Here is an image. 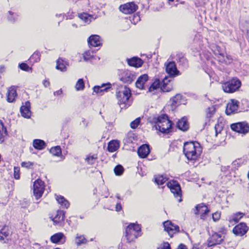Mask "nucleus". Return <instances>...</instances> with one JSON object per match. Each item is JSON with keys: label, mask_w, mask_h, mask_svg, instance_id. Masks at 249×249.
<instances>
[{"label": "nucleus", "mask_w": 249, "mask_h": 249, "mask_svg": "<svg viewBox=\"0 0 249 249\" xmlns=\"http://www.w3.org/2000/svg\"><path fill=\"white\" fill-rule=\"evenodd\" d=\"M178 249H187V247L184 245L180 244L178 246Z\"/></svg>", "instance_id": "59"}, {"label": "nucleus", "mask_w": 249, "mask_h": 249, "mask_svg": "<svg viewBox=\"0 0 249 249\" xmlns=\"http://www.w3.org/2000/svg\"><path fill=\"white\" fill-rule=\"evenodd\" d=\"M5 71V67L3 66H0V73H2Z\"/></svg>", "instance_id": "60"}, {"label": "nucleus", "mask_w": 249, "mask_h": 249, "mask_svg": "<svg viewBox=\"0 0 249 249\" xmlns=\"http://www.w3.org/2000/svg\"><path fill=\"white\" fill-rule=\"evenodd\" d=\"M64 237V234L61 232L57 233L51 237V240L53 243H57L59 242Z\"/></svg>", "instance_id": "36"}, {"label": "nucleus", "mask_w": 249, "mask_h": 249, "mask_svg": "<svg viewBox=\"0 0 249 249\" xmlns=\"http://www.w3.org/2000/svg\"><path fill=\"white\" fill-rule=\"evenodd\" d=\"M7 132L6 128L4 127L3 124L1 123V127H0V142L1 143L4 141L5 138L7 136Z\"/></svg>", "instance_id": "33"}, {"label": "nucleus", "mask_w": 249, "mask_h": 249, "mask_svg": "<svg viewBox=\"0 0 249 249\" xmlns=\"http://www.w3.org/2000/svg\"><path fill=\"white\" fill-rule=\"evenodd\" d=\"M182 96L180 94H177L172 99L171 106L176 107L180 105L181 103Z\"/></svg>", "instance_id": "31"}, {"label": "nucleus", "mask_w": 249, "mask_h": 249, "mask_svg": "<svg viewBox=\"0 0 249 249\" xmlns=\"http://www.w3.org/2000/svg\"><path fill=\"white\" fill-rule=\"evenodd\" d=\"M14 176L16 179H18L20 178V169L19 167H14Z\"/></svg>", "instance_id": "47"}, {"label": "nucleus", "mask_w": 249, "mask_h": 249, "mask_svg": "<svg viewBox=\"0 0 249 249\" xmlns=\"http://www.w3.org/2000/svg\"><path fill=\"white\" fill-rule=\"evenodd\" d=\"M43 84L45 87H48L50 86V82L47 80H44L43 82Z\"/></svg>", "instance_id": "57"}, {"label": "nucleus", "mask_w": 249, "mask_h": 249, "mask_svg": "<svg viewBox=\"0 0 249 249\" xmlns=\"http://www.w3.org/2000/svg\"><path fill=\"white\" fill-rule=\"evenodd\" d=\"M109 88H110V85L103 84L101 86H95L93 88V91L96 93H99L104 91H107Z\"/></svg>", "instance_id": "28"}, {"label": "nucleus", "mask_w": 249, "mask_h": 249, "mask_svg": "<svg viewBox=\"0 0 249 249\" xmlns=\"http://www.w3.org/2000/svg\"><path fill=\"white\" fill-rule=\"evenodd\" d=\"M167 185L168 188L170 189L171 192L174 194L175 197H178V202H181L182 199L181 197V190L180 185L179 183L174 180L169 181L167 183Z\"/></svg>", "instance_id": "7"}, {"label": "nucleus", "mask_w": 249, "mask_h": 249, "mask_svg": "<svg viewBox=\"0 0 249 249\" xmlns=\"http://www.w3.org/2000/svg\"><path fill=\"white\" fill-rule=\"evenodd\" d=\"M40 54L39 52H35L31 56L30 60H34L35 62H37L40 60Z\"/></svg>", "instance_id": "46"}, {"label": "nucleus", "mask_w": 249, "mask_h": 249, "mask_svg": "<svg viewBox=\"0 0 249 249\" xmlns=\"http://www.w3.org/2000/svg\"><path fill=\"white\" fill-rule=\"evenodd\" d=\"M7 101L9 103L13 102L17 96V91L14 87H11L8 89L6 94Z\"/></svg>", "instance_id": "21"}, {"label": "nucleus", "mask_w": 249, "mask_h": 249, "mask_svg": "<svg viewBox=\"0 0 249 249\" xmlns=\"http://www.w3.org/2000/svg\"><path fill=\"white\" fill-rule=\"evenodd\" d=\"M244 215V213L238 212L236 213L233 214L229 218V221L230 223L234 222L237 223L239 220Z\"/></svg>", "instance_id": "29"}, {"label": "nucleus", "mask_w": 249, "mask_h": 249, "mask_svg": "<svg viewBox=\"0 0 249 249\" xmlns=\"http://www.w3.org/2000/svg\"><path fill=\"white\" fill-rule=\"evenodd\" d=\"M8 19L11 22H15V21L16 20L15 14L11 11H9V15L8 16Z\"/></svg>", "instance_id": "50"}, {"label": "nucleus", "mask_w": 249, "mask_h": 249, "mask_svg": "<svg viewBox=\"0 0 249 249\" xmlns=\"http://www.w3.org/2000/svg\"><path fill=\"white\" fill-rule=\"evenodd\" d=\"M19 67L20 69L23 71H28L29 69V67L26 63H22L19 65Z\"/></svg>", "instance_id": "52"}, {"label": "nucleus", "mask_w": 249, "mask_h": 249, "mask_svg": "<svg viewBox=\"0 0 249 249\" xmlns=\"http://www.w3.org/2000/svg\"><path fill=\"white\" fill-rule=\"evenodd\" d=\"M172 89L171 85L168 84V82L164 83L162 82V85L160 87V90L163 92H169Z\"/></svg>", "instance_id": "39"}, {"label": "nucleus", "mask_w": 249, "mask_h": 249, "mask_svg": "<svg viewBox=\"0 0 249 249\" xmlns=\"http://www.w3.org/2000/svg\"><path fill=\"white\" fill-rule=\"evenodd\" d=\"M88 41L89 44L93 47H98L102 44L101 38L98 35H91Z\"/></svg>", "instance_id": "18"}, {"label": "nucleus", "mask_w": 249, "mask_h": 249, "mask_svg": "<svg viewBox=\"0 0 249 249\" xmlns=\"http://www.w3.org/2000/svg\"><path fill=\"white\" fill-rule=\"evenodd\" d=\"M72 26L74 27L77 28V25L75 24H72Z\"/></svg>", "instance_id": "64"}, {"label": "nucleus", "mask_w": 249, "mask_h": 249, "mask_svg": "<svg viewBox=\"0 0 249 249\" xmlns=\"http://www.w3.org/2000/svg\"><path fill=\"white\" fill-rule=\"evenodd\" d=\"M172 127V122L167 115L162 114L157 118L156 129L163 133H169Z\"/></svg>", "instance_id": "3"}, {"label": "nucleus", "mask_w": 249, "mask_h": 249, "mask_svg": "<svg viewBox=\"0 0 249 249\" xmlns=\"http://www.w3.org/2000/svg\"><path fill=\"white\" fill-rule=\"evenodd\" d=\"M79 18L83 20L85 23H89L91 22L92 20L95 19L97 17L96 16L95 18L91 15H89L86 13H83L78 15Z\"/></svg>", "instance_id": "25"}, {"label": "nucleus", "mask_w": 249, "mask_h": 249, "mask_svg": "<svg viewBox=\"0 0 249 249\" xmlns=\"http://www.w3.org/2000/svg\"><path fill=\"white\" fill-rule=\"evenodd\" d=\"M223 240V237L220 234L213 233L208 241L209 247L215 246L220 244Z\"/></svg>", "instance_id": "16"}, {"label": "nucleus", "mask_w": 249, "mask_h": 249, "mask_svg": "<svg viewBox=\"0 0 249 249\" xmlns=\"http://www.w3.org/2000/svg\"><path fill=\"white\" fill-rule=\"evenodd\" d=\"M92 57V55H91V52L89 51L85 52L83 54L84 60L86 61L89 60Z\"/></svg>", "instance_id": "48"}, {"label": "nucleus", "mask_w": 249, "mask_h": 249, "mask_svg": "<svg viewBox=\"0 0 249 249\" xmlns=\"http://www.w3.org/2000/svg\"><path fill=\"white\" fill-rule=\"evenodd\" d=\"M215 108L214 106H211V107H209L206 111L207 117H212L215 113Z\"/></svg>", "instance_id": "41"}, {"label": "nucleus", "mask_w": 249, "mask_h": 249, "mask_svg": "<svg viewBox=\"0 0 249 249\" xmlns=\"http://www.w3.org/2000/svg\"><path fill=\"white\" fill-rule=\"evenodd\" d=\"M231 129L236 132L245 134L249 132V125L246 123H237L231 124Z\"/></svg>", "instance_id": "9"}, {"label": "nucleus", "mask_w": 249, "mask_h": 249, "mask_svg": "<svg viewBox=\"0 0 249 249\" xmlns=\"http://www.w3.org/2000/svg\"><path fill=\"white\" fill-rule=\"evenodd\" d=\"M248 230V227L246 223H240L233 229L232 231L235 235L242 236L247 232Z\"/></svg>", "instance_id": "14"}, {"label": "nucleus", "mask_w": 249, "mask_h": 249, "mask_svg": "<svg viewBox=\"0 0 249 249\" xmlns=\"http://www.w3.org/2000/svg\"><path fill=\"white\" fill-rule=\"evenodd\" d=\"M155 180L158 185H162L167 181V178L163 176H158L155 178Z\"/></svg>", "instance_id": "40"}, {"label": "nucleus", "mask_w": 249, "mask_h": 249, "mask_svg": "<svg viewBox=\"0 0 249 249\" xmlns=\"http://www.w3.org/2000/svg\"><path fill=\"white\" fill-rule=\"evenodd\" d=\"M85 87L84 82L82 79H79L77 82L75 88L77 90H83Z\"/></svg>", "instance_id": "43"}, {"label": "nucleus", "mask_w": 249, "mask_h": 249, "mask_svg": "<svg viewBox=\"0 0 249 249\" xmlns=\"http://www.w3.org/2000/svg\"><path fill=\"white\" fill-rule=\"evenodd\" d=\"M134 18H136L137 20H140V17L139 16H135Z\"/></svg>", "instance_id": "62"}, {"label": "nucleus", "mask_w": 249, "mask_h": 249, "mask_svg": "<svg viewBox=\"0 0 249 249\" xmlns=\"http://www.w3.org/2000/svg\"><path fill=\"white\" fill-rule=\"evenodd\" d=\"M33 163L31 162H30V161H28V162H22L21 163V165L22 167H25V168H30L32 166H33Z\"/></svg>", "instance_id": "51"}, {"label": "nucleus", "mask_w": 249, "mask_h": 249, "mask_svg": "<svg viewBox=\"0 0 249 249\" xmlns=\"http://www.w3.org/2000/svg\"><path fill=\"white\" fill-rule=\"evenodd\" d=\"M160 80L156 79L155 81L151 84L148 89V91L150 92H155V90L159 89L160 87Z\"/></svg>", "instance_id": "34"}, {"label": "nucleus", "mask_w": 249, "mask_h": 249, "mask_svg": "<svg viewBox=\"0 0 249 249\" xmlns=\"http://www.w3.org/2000/svg\"><path fill=\"white\" fill-rule=\"evenodd\" d=\"M124 169L121 165H117L114 169V171L116 175L120 176L124 172Z\"/></svg>", "instance_id": "44"}, {"label": "nucleus", "mask_w": 249, "mask_h": 249, "mask_svg": "<svg viewBox=\"0 0 249 249\" xmlns=\"http://www.w3.org/2000/svg\"><path fill=\"white\" fill-rule=\"evenodd\" d=\"M218 127H219V125H215V135H216V136H217V134H218V130H217Z\"/></svg>", "instance_id": "61"}, {"label": "nucleus", "mask_w": 249, "mask_h": 249, "mask_svg": "<svg viewBox=\"0 0 249 249\" xmlns=\"http://www.w3.org/2000/svg\"><path fill=\"white\" fill-rule=\"evenodd\" d=\"M9 234V232L7 228H2L0 231V241L5 242V238H7Z\"/></svg>", "instance_id": "35"}, {"label": "nucleus", "mask_w": 249, "mask_h": 249, "mask_svg": "<svg viewBox=\"0 0 249 249\" xmlns=\"http://www.w3.org/2000/svg\"><path fill=\"white\" fill-rule=\"evenodd\" d=\"M166 71L169 74L163 79V82L165 84L172 80L174 77L179 74V71L177 70L176 64L174 62H169L165 64Z\"/></svg>", "instance_id": "6"}, {"label": "nucleus", "mask_w": 249, "mask_h": 249, "mask_svg": "<svg viewBox=\"0 0 249 249\" xmlns=\"http://www.w3.org/2000/svg\"><path fill=\"white\" fill-rule=\"evenodd\" d=\"M148 79V76L147 74H144L140 76L135 83L136 87L140 89H143L144 88V84Z\"/></svg>", "instance_id": "22"}, {"label": "nucleus", "mask_w": 249, "mask_h": 249, "mask_svg": "<svg viewBox=\"0 0 249 249\" xmlns=\"http://www.w3.org/2000/svg\"><path fill=\"white\" fill-rule=\"evenodd\" d=\"M56 199L58 203L61 205L62 207L65 208H68L69 206V202L65 199V198L62 196H57L56 197Z\"/></svg>", "instance_id": "30"}, {"label": "nucleus", "mask_w": 249, "mask_h": 249, "mask_svg": "<svg viewBox=\"0 0 249 249\" xmlns=\"http://www.w3.org/2000/svg\"><path fill=\"white\" fill-rule=\"evenodd\" d=\"M209 211L207 207L204 203H201L196 206L194 213L195 214L200 213L201 218L204 220L206 218L207 215Z\"/></svg>", "instance_id": "15"}, {"label": "nucleus", "mask_w": 249, "mask_h": 249, "mask_svg": "<svg viewBox=\"0 0 249 249\" xmlns=\"http://www.w3.org/2000/svg\"><path fill=\"white\" fill-rule=\"evenodd\" d=\"M150 147L148 144H143L138 149V154L141 158H145L150 153Z\"/></svg>", "instance_id": "17"}, {"label": "nucleus", "mask_w": 249, "mask_h": 249, "mask_svg": "<svg viewBox=\"0 0 249 249\" xmlns=\"http://www.w3.org/2000/svg\"><path fill=\"white\" fill-rule=\"evenodd\" d=\"M97 160V155H94L92 156H89L87 157L86 160L90 165H93L95 164Z\"/></svg>", "instance_id": "38"}, {"label": "nucleus", "mask_w": 249, "mask_h": 249, "mask_svg": "<svg viewBox=\"0 0 249 249\" xmlns=\"http://www.w3.org/2000/svg\"><path fill=\"white\" fill-rule=\"evenodd\" d=\"M33 146L37 150H42L45 148V143L43 140L36 139L33 141Z\"/></svg>", "instance_id": "27"}, {"label": "nucleus", "mask_w": 249, "mask_h": 249, "mask_svg": "<svg viewBox=\"0 0 249 249\" xmlns=\"http://www.w3.org/2000/svg\"><path fill=\"white\" fill-rule=\"evenodd\" d=\"M87 242V240L83 235H77L76 237V243L78 245H80L83 244H85Z\"/></svg>", "instance_id": "42"}, {"label": "nucleus", "mask_w": 249, "mask_h": 249, "mask_svg": "<svg viewBox=\"0 0 249 249\" xmlns=\"http://www.w3.org/2000/svg\"><path fill=\"white\" fill-rule=\"evenodd\" d=\"M202 147L197 142H186L184 144L183 153L188 160H196L201 155Z\"/></svg>", "instance_id": "1"}, {"label": "nucleus", "mask_w": 249, "mask_h": 249, "mask_svg": "<svg viewBox=\"0 0 249 249\" xmlns=\"http://www.w3.org/2000/svg\"><path fill=\"white\" fill-rule=\"evenodd\" d=\"M178 62L179 63V64L182 65L184 67H186L187 66V60L184 57L179 58Z\"/></svg>", "instance_id": "49"}, {"label": "nucleus", "mask_w": 249, "mask_h": 249, "mask_svg": "<svg viewBox=\"0 0 249 249\" xmlns=\"http://www.w3.org/2000/svg\"><path fill=\"white\" fill-rule=\"evenodd\" d=\"M62 93V89H59L57 91H55L53 94L54 95H61Z\"/></svg>", "instance_id": "58"}, {"label": "nucleus", "mask_w": 249, "mask_h": 249, "mask_svg": "<svg viewBox=\"0 0 249 249\" xmlns=\"http://www.w3.org/2000/svg\"><path fill=\"white\" fill-rule=\"evenodd\" d=\"M241 86L240 80L236 77L232 78L222 84V88L226 93H232L239 89Z\"/></svg>", "instance_id": "4"}, {"label": "nucleus", "mask_w": 249, "mask_h": 249, "mask_svg": "<svg viewBox=\"0 0 249 249\" xmlns=\"http://www.w3.org/2000/svg\"><path fill=\"white\" fill-rule=\"evenodd\" d=\"M88 124V122L85 119L83 118L82 122L80 123V125L84 127H86Z\"/></svg>", "instance_id": "55"}, {"label": "nucleus", "mask_w": 249, "mask_h": 249, "mask_svg": "<svg viewBox=\"0 0 249 249\" xmlns=\"http://www.w3.org/2000/svg\"><path fill=\"white\" fill-rule=\"evenodd\" d=\"M127 63L128 65L131 66L139 68L142 66L143 61L141 58L133 57L131 59H128L127 60Z\"/></svg>", "instance_id": "24"}, {"label": "nucleus", "mask_w": 249, "mask_h": 249, "mask_svg": "<svg viewBox=\"0 0 249 249\" xmlns=\"http://www.w3.org/2000/svg\"><path fill=\"white\" fill-rule=\"evenodd\" d=\"M65 215L64 212L63 211H59L57 212L56 215L53 220L54 223L57 224L63 221Z\"/></svg>", "instance_id": "32"}, {"label": "nucleus", "mask_w": 249, "mask_h": 249, "mask_svg": "<svg viewBox=\"0 0 249 249\" xmlns=\"http://www.w3.org/2000/svg\"><path fill=\"white\" fill-rule=\"evenodd\" d=\"M120 144L118 141L113 140L108 143L107 149L109 152H113L116 151L119 147Z\"/></svg>", "instance_id": "26"}, {"label": "nucleus", "mask_w": 249, "mask_h": 249, "mask_svg": "<svg viewBox=\"0 0 249 249\" xmlns=\"http://www.w3.org/2000/svg\"><path fill=\"white\" fill-rule=\"evenodd\" d=\"M247 36L249 38V29L248 30V31H247Z\"/></svg>", "instance_id": "63"}, {"label": "nucleus", "mask_w": 249, "mask_h": 249, "mask_svg": "<svg viewBox=\"0 0 249 249\" xmlns=\"http://www.w3.org/2000/svg\"><path fill=\"white\" fill-rule=\"evenodd\" d=\"M131 95L129 89L125 87L123 90L117 93L116 96L118 99V103L121 109L126 108L130 106L131 101L129 98Z\"/></svg>", "instance_id": "2"}, {"label": "nucleus", "mask_w": 249, "mask_h": 249, "mask_svg": "<svg viewBox=\"0 0 249 249\" xmlns=\"http://www.w3.org/2000/svg\"><path fill=\"white\" fill-rule=\"evenodd\" d=\"M45 189L44 182L40 179L36 180L33 185V193L36 198L41 197Z\"/></svg>", "instance_id": "8"}, {"label": "nucleus", "mask_w": 249, "mask_h": 249, "mask_svg": "<svg viewBox=\"0 0 249 249\" xmlns=\"http://www.w3.org/2000/svg\"><path fill=\"white\" fill-rule=\"evenodd\" d=\"M220 218V213L216 212L213 214V219L214 221H218Z\"/></svg>", "instance_id": "53"}, {"label": "nucleus", "mask_w": 249, "mask_h": 249, "mask_svg": "<svg viewBox=\"0 0 249 249\" xmlns=\"http://www.w3.org/2000/svg\"><path fill=\"white\" fill-rule=\"evenodd\" d=\"M178 128L183 131H186L189 128V124L185 117L182 118L177 123Z\"/></svg>", "instance_id": "23"}, {"label": "nucleus", "mask_w": 249, "mask_h": 249, "mask_svg": "<svg viewBox=\"0 0 249 249\" xmlns=\"http://www.w3.org/2000/svg\"><path fill=\"white\" fill-rule=\"evenodd\" d=\"M140 118H138L136 119L134 121H132L130 123L131 127L133 129L136 128L138 127V125L140 124Z\"/></svg>", "instance_id": "45"}, {"label": "nucleus", "mask_w": 249, "mask_h": 249, "mask_svg": "<svg viewBox=\"0 0 249 249\" xmlns=\"http://www.w3.org/2000/svg\"><path fill=\"white\" fill-rule=\"evenodd\" d=\"M115 209H116V211L117 212H119L121 210L122 206L120 203H117V204L116 205Z\"/></svg>", "instance_id": "56"}, {"label": "nucleus", "mask_w": 249, "mask_h": 249, "mask_svg": "<svg viewBox=\"0 0 249 249\" xmlns=\"http://www.w3.org/2000/svg\"><path fill=\"white\" fill-rule=\"evenodd\" d=\"M138 6L133 2L121 5L119 7L120 11L125 14H132L135 12Z\"/></svg>", "instance_id": "12"}, {"label": "nucleus", "mask_w": 249, "mask_h": 249, "mask_svg": "<svg viewBox=\"0 0 249 249\" xmlns=\"http://www.w3.org/2000/svg\"><path fill=\"white\" fill-rule=\"evenodd\" d=\"M239 102L235 99L231 100L228 103L226 109V113L227 115H231L232 113H236L238 111Z\"/></svg>", "instance_id": "13"}, {"label": "nucleus", "mask_w": 249, "mask_h": 249, "mask_svg": "<svg viewBox=\"0 0 249 249\" xmlns=\"http://www.w3.org/2000/svg\"><path fill=\"white\" fill-rule=\"evenodd\" d=\"M141 227L139 225L131 223L125 229V236L129 243L134 241L139 236Z\"/></svg>", "instance_id": "5"}, {"label": "nucleus", "mask_w": 249, "mask_h": 249, "mask_svg": "<svg viewBox=\"0 0 249 249\" xmlns=\"http://www.w3.org/2000/svg\"><path fill=\"white\" fill-rule=\"evenodd\" d=\"M158 249H170V245L168 243H164Z\"/></svg>", "instance_id": "54"}, {"label": "nucleus", "mask_w": 249, "mask_h": 249, "mask_svg": "<svg viewBox=\"0 0 249 249\" xmlns=\"http://www.w3.org/2000/svg\"><path fill=\"white\" fill-rule=\"evenodd\" d=\"M50 153L53 155L56 156H59L61 154V148L59 146H56L54 147H52L50 149Z\"/></svg>", "instance_id": "37"}, {"label": "nucleus", "mask_w": 249, "mask_h": 249, "mask_svg": "<svg viewBox=\"0 0 249 249\" xmlns=\"http://www.w3.org/2000/svg\"><path fill=\"white\" fill-rule=\"evenodd\" d=\"M20 112L23 117L26 118H29L30 117L31 112L30 111V103L29 102H26L24 106L21 107Z\"/></svg>", "instance_id": "19"}, {"label": "nucleus", "mask_w": 249, "mask_h": 249, "mask_svg": "<svg viewBox=\"0 0 249 249\" xmlns=\"http://www.w3.org/2000/svg\"><path fill=\"white\" fill-rule=\"evenodd\" d=\"M68 63L65 60L59 58L56 61V69L61 71L65 72L67 71V66Z\"/></svg>", "instance_id": "20"}, {"label": "nucleus", "mask_w": 249, "mask_h": 249, "mask_svg": "<svg viewBox=\"0 0 249 249\" xmlns=\"http://www.w3.org/2000/svg\"><path fill=\"white\" fill-rule=\"evenodd\" d=\"M164 230L166 231L170 237H173L174 234L177 233L179 231V227L174 225L170 221H167L163 223Z\"/></svg>", "instance_id": "11"}, {"label": "nucleus", "mask_w": 249, "mask_h": 249, "mask_svg": "<svg viewBox=\"0 0 249 249\" xmlns=\"http://www.w3.org/2000/svg\"><path fill=\"white\" fill-rule=\"evenodd\" d=\"M120 79L124 83L130 84L136 78V75L128 70L121 71Z\"/></svg>", "instance_id": "10"}]
</instances>
